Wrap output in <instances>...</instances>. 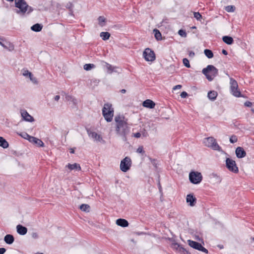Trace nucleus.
Returning a JSON list of instances; mask_svg holds the SVG:
<instances>
[{
    "instance_id": "47",
    "label": "nucleus",
    "mask_w": 254,
    "mask_h": 254,
    "mask_svg": "<svg viewBox=\"0 0 254 254\" xmlns=\"http://www.w3.org/2000/svg\"><path fill=\"white\" fill-rule=\"evenodd\" d=\"M180 96H181V97L182 98H185L187 97V96H188V94H187V93L186 92L184 91V92L181 93Z\"/></svg>"
},
{
    "instance_id": "6",
    "label": "nucleus",
    "mask_w": 254,
    "mask_h": 254,
    "mask_svg": "<svg viewBox=\"0 0 254 254\" xmlns=\"http://www.w3.org/2000/svg\"><path fill=\"white\" fill-rule=\"evenodd\" d=\"M230 88L231 93L236 97L241 96V92L238 90V85L237 81L232 77H230Z\"/></svg>"
},
{
    "instance_id": "61",
    "label": "nucleus",
    "mask_w": 254,
    "mask_h": 254,
    "mask_svg": "<svg viewBox=\"0 0 254 254\" xmlns=\"http://www.w3.org/2000/svg\"><path fill=\"white\" fill-rule=\"evenodd\" d=\"M143 234V232L137 233L138 235H140V234Z\"/></svg>"
},
{
    "instance_id": "31",
    "label": "nucleus",
    "mask_w": 254,
    "mask_h": 254,
    "mask_svg": "<svg viewBox=\"0 0 254 254\" xmlns=\"http://www.w3.org/2000/svg\"><path fill=\"white\" fill-rule=\"evenodd\" d=\"M98 20L99 24L101 26H103L105 25L104 23L106 21V18L104 16H99L98 18Z\"/></svg>"
},
{
    "instance_id": "26",
    "label": "nucleus",
    "mask_w": 254,
    "mask_h": 254,
    "mask_svg": "<svg viewBox=\"0 0 254 254\" xmlns=\"http://www.w3.org/2000/svg\"><path fill=\"white\" fill-rule=\"evenodd\" d=\"M42 25L37 23L34 25H33L31 27V29L32 31H35V32H39L42 29Z\"/></svg>"
},
{
    "instance_id": "33",
    "label": "nucleus",
    "mask_w": 254,
    "mask_h": 254,
    "mask_svg": "<svg viewBox=\"0 0 254 254\" xmlns=\"http://www.w3.org/2000/svg\"><path fill=\"white\" fill-rule=\"evenodd\" d=\"M65 99L66 100L68 101H71L74 104H75L76 103V99L72 97L71 96L69 95H66L65 96Z\"/></svg>"
},
{
    "instance_id": "36",
    "label": "nucleus",
    "mask_w": 254,
    "mask_h": 254,
    "mask_svg": "<svg viewBox=\"0 0 254 254\" xmlns=\"http://www.w3.org/2000/svg\"><path fill=\"white\" fill-rule=\"evenodd\" d=\"M28 77L29 78L30 80L33 83H34L35 84H37L38 83V81L37 78L33 76L32 73H31L30 74V75H29V76Z\"/></svg>"
},
{
    "instance_id": "22",
    "label": "nucleus",
    "mask_w": 254,
    "mask_h": 254,
    "mask_svg": "<svg viewBox=\"0 0 254 254\" xmlns=\"http://www.w3.org/2000/svg\"><path fill=\"white\" fill-rule=\"evenodd\" d=\"M17 233L21 235H24L26 234L27 229L25 227L21 225H18L16 227Z\"/></svg>"
},
{
    "instance_id": "34",
    "label": "nucleus",
    "mask_w": 254,
    "mask_h": 254,
    "mask_svg": "<svg viewBox=\"0 0 254 254\" xmlns=\"http://www.w3.org/2000/svg\"><path fill=\"white\" fill-rule=\"evenodd\" d=\"M235 6L234 5H228L225 7V9L228 12H233L235 10Z\"/></svg>"
},
{
    "instance_id": "39",
    "label": "nucleus",
    "mask_w": 254,
    "mask_h": 254,
    "mask_svg": "<svg viewBox=\"0 0 254 254\" xmlns=\"http://www.w3.org/2000/svg\"><path fill=\"white\" fill-rule=\"evenodd\" d=\"M237 140H238V138H237V136H236L235 135H233L230 137V142L231 143H234L236 142L237 141Z\"/></svg>"
},
{
    "instance_id": "60",
    "label": "nucleus",
    "mask_w": 254,
    "mask_h": 254,
    "mask_svg": "<svg viewBox=\"0 0 254 254\" xmlns=\"http://www.w3.org/2000/svg\"><path fill=\"white\" fill-rule=\"evenodd\" d=\"M251 111L254 113V108H252Z\"/></svg>"
},
{
    "instance_id": "18",
    "label": "nucleus",
    "mask_w": 254,
    "mask_h": 254,
    "mask_svg": "<svg viewBox=\"0 0 254 254\" xmlns=\"http://www.w3.org/2000/svg\"><path fill=\"white\" fill-rule=\"evenodd\" d=\"M29 141L31 143L37 144L39 147H43L44 145V143L41 139L34 136H31Z\"/></svg>"
},
{
    "instance_id": "37",
    "label": "nucleus",
    "mask_w": 254,
    "mask_h": 254,
    "mask_svg": "<svg viewBox=\"0 0 254 254\" xmlns=\"http://www.w3.org/2000/svg\"><path fill=\"white\" fill-rule=\"evenodd\" d=\"M22 75L25 76V77H28L29 75H30V74L32 73L31 72H30L27 69H23L22 70Z\"/></svg>"
},
{
    "instance_id": "19",
    "label": "nucleus",
    "mask_w": 254,
    "mask_h": 254,
    "mask_svg": "<svg viewBox=\"0 0 254 254\" xmlns=\"http://www.w3.org/2000/svg\"><path fill=\"white\" fill-rule=\"evenodd\" d=\"M66 167L70 171L75 170V171H80L81 170V167L79 164L74 163L73 164H68Z\"/></svg>"
},
{
    "instance_id": "27",
    "label": "nucleus",
    "mask_w": 254,
    "mask_h": 254,
    "mask_svg": "<svg viewBox=\"0 0 254 254\" xmlns=\"http://www.w3.org/2000/svg\"><path fill=\"white\" fill-rule=\"evenodd\" d=\"M0 146L3 148H6L8 147V143L7 141L2 137L0 136Z\"/></svg>"
},
{
    "instance_id": "7",
    "label": "nucleus",
    "mask_w": 254,
    "mask_h": 254,
    "mask_svg": "<svg viewBox=\"0 0 254 254\" xmlns=\"http://www.w3.org/2000/svg\"><path fill=\"white\" fill-rule=\"evenodd\" d=\"M189 180L192 184H198L202 180V176L200 172L191 171L189 174Z\"/></svg>"
},
{
    "instance_id": "8",
    "label": "nucleus",
    "mask_w": 254,
    "mask_h": 254,
    "mask_svg": "<svg viewBox=\"0 0 254 254\" xmlns=\"http://www.w3.org/2000/svg\"><path fill=\"white\" fill-rule=\"evenodd\" d=\"M226 166L227 169L231 172L234 173H237L239 172V169L237 166L235 161L227 158L226 159Z\"/></svg>"
},
{
    "instance_id": "2",
    "label": "nucleus",
    "mask_w": 254,
    "mask_h": 254,
    "mask_svg": "<svg viewBox=\"0 0 254 254\" xmlns=\"http://www.w3.org/2000/svg\"><path fill=\"white\" fill-rule=\"evenodd\" d=\"M15 6L18 9H15V12L20 15L29 14L33 9L29 6L24 0H15Z\"/></svg>"
},
{
    "instance_id": "57",
    "label": "nucleus",
    "mask_w": 254,
    "mask_h": 254,
    "mask_svg": "<svg viewBox=\"0 0 254 254\" xmlns=\"http://www.w3.org/2000/svg\"><path fill=\"white\" fill-rule=\"evenodd\" d=\"M121 93H125L126 92V90L125 89H122L121 90Z\"/></svg>"
},
{
    "instance_id": "45",
    "label": "nucleus",
    "mask_w": 254,
    "mask_h": 254,
    "mask_svg": "<svg viewBox=\"0 0 254 254\" xmlns=\"http://www.w3.org/2000/svg\"><path fill=\"white\" fill-rule=\"evenodd\" d=\"M179 34L183 37H187V33L186 31L184 30L181 29L178 32Z\"/></svg>"
},
{
    "instance_id": "42",
    "label": "nucleus",
    "mask_w": 254,
    "mask_h": 254,
    "mask_svg": "<svg viewBox=\"0 0 254 254\" xmlns=\"http://www.w3.org/2000/svg\"><path fill=\"white\" fill-rule=\"evenodd\" d=\"M181 245L177 243H174L172 244V247L173 249L178 252Z\"/></svg>"
},
{
    "instance_id": "23",
    "label": "nucleus",
    "mask_w": 254,
    "mask_h": 254,
    "mask_svg": "<svg viewBox=\"0 0 254 254\" xmlns=\"http://www.w3.org/2000/svg\"><path fill=\"white\" fill-rule=\"evenodd\" d=\"M14 239L12 235L10 234L6 235L4 238L5 242L9 245L12 244L14 242Z\"/></svg>"
},
{
    "instance_id": "43",
    "label": "nucleus",
    "mask_w": 254,
    "mask_h": 254,
    "mask_svg": "<svg viewBox=\"0 0 254 254\" xmlns=\"http://www.w3.org/2000/svg\"><path fill=\"white\" fill-rule=\"evenodd\" d=\"M178 252L182 254H187L188 253V251L184 248L181 245L179 248Z\"/></svg>"
},
{
    "instance_id": "4",
    "label": "nucleus",
    "mask_w": 254,
    "mask_h": 254,
    "mask_svg": "<svg viewBox=\"0 0 254 254\" xmlns=\"http://www.w3.org/2000/svg\"><path fill=\"white\" fill-rule=\"evenodd\" d=\"M202 72L209 81H211L218 74V69L212 65H208L202 69Z\"/></svg>"
},
{
    "instance_id": "50",
    "label": "nucleus",
    "mask_w": 254,
    "mask_h": 254,
    "mask_svg": "<svg viewBox=\"0 0 254 254\" xmlns=\"http://www.w3.org/2000/svg\"><path fill=\"white\" fill-rule=\"evenodd\" d=\"M140 136H141V134L139 132H136V133H133V136L136 138H139L140 137Z\"/></svg>"
},
{
    "instance_id": "1",
    "label": "nucleus",
    "mask_w": 254,
    "mask_h": 254,
    "mask_svg": "<svg viewBox=\"0 0 254 254\" xmlns=\"http://www.w3.org/2000/svg\"><path fill=\"white\" fill-rule=\"evenodd\" d=\"M116 122V132L118 135L122 136L126 138V135L129 133L130 127L127 121L123 116H118L115 118Z\"/></svg>"
},
{
    "instance_id": "17",
    "label": "nucleus",
    "mask_w": 254,
    "mask_h": 254,
    "mask_svg": "<svg viewBox=\"0 0 254 254\" xmlns=\"http://www.w3.org/2000/svg\"><path fill=\"white\" fill-rule=\"evenodd\" d=\"M186 201L188 203H189L190 206H193L196 203V199L192 194H189L187 195Z\"/></svg>"
},
{
    "instance_id": "11",
    "label": "nucleus",
    "mask_w": 254,
    "mask_h": 254,
    "mask_svg": "<svg viewBox=\"0 0 254 254\" xmlns=\"http://www.w3.org/2000/svg\"><path fill=\"white\" fill-rule=\"evenodd\" d=\"M188 242L190 247L206 254L208 253V250L204 248L200 243L190 240H188Z\"/></svg>"
},
{
    "instance_id": "25",
    "label": "nucleus",
    "mask_w": 254,
    "mask_h": 254,
    "mask_svg": "<svg viewBox=\"0 0 254 254\" xmlns=\"http://www.w3.org/2000/svg\"><path fill=\"white\" fill-rule=\"evenodd\" d=\"M217 93L215 91H211L208 93L207 96L208 98L211 100H214L217 96Z\"/></svg>"
},
{
    "instance_id": "13",
    "label": "nucleus",
    "mask_w": 254,
    "mask_h": 254,
    "mask_svg": "<svg viewBox=\"0 0 254 254\" xmlns=\"http://www.w3.org/2000/svg\"><path fill=\"white\" fill-rule=\"evenodd\" d=\"M21 116L23 120L29 122H33L34 121V119L33 117H32L26 110H21L20 111Z\"/></svg>"
},
{
    "instance_id": "12",
    "label": "nucleus",
    "mask_w": 254,
    "mask_h": 254,
    "mask_svg": "<svg viewBox=\"0 0 254 254\" xmlns=\"http://www.w3.org/2000/svg\"><path fill=\"white\" fill-rule=\"evenodd\" d=\"M87 132L88 136L90 138H91L94 141L104 142L102 137L96 132L92 131L90 129H87Z\"/></svg>"
},
{
    "instance_id": "21",
    "label": "nucleus",
    "mask_w": 254,
    "mask_h": 254,
    "mask_svg": "<svg viewBox=\"0 0 254 254\" xmlns=\"http://www.w3.org/2000/svg\"><path fill=\"white\" fill-rule=\"evenodd\" d=\"M116 224L120 226L126 227L128 226V223L127 220L124 219L120 218L116 220Z\"/></svg>"
},
{
    "instance_id": "3",
    "label": "nucleus",
    "mask_w": 254,
    "mask_h": 254,
    "mask_svg": "<svg viewBox=\"0 0 254 254\" xmlns=\"http://www.w3.org/2000/svg\"><path fill=\"white\" fill-rule=\"evenodd\" d=\"M114 109L112 104L107 103L104 104L102 109V114L107 122H111L114 116Z\"/></svg>"
},
{
    "instance_id": "41",
    "label": "nucleus",
    "mask_w": 254,
    "mask_h": 254,
    "mask_svg": "<svg viewBox=\"0 0 254 254\" xmlns=\"http://www.w3.org/2000/svg\"><path fill=\"white\" fill-rule=\"evenodd\" d=\"M194 17L197 20H200L202 18L201 15L198 12H193Z\"/></svg>"
},
{
    "instance_id": "29",
    "label": "nucleus",
    "mask_w": 254,
    "mask_h": 254,
    "mask_svg": "<svg viewBox=\"0 0 254 254\" xmlns=\"http://www.w3.org/2000/svg\"><path fill=\"white\" fill-rule=\"evenodd\" d=\"M205 55L209 59H211L213 57L212 52L208 49H205L204 51Z\"/></svg>"
},
{
    "instance_id": "30",
    "label": "nucleus",
    "mask_w": 254,
    "mask_h": 254,
    "mask_svg": "<svg viewBox=\"0 0 254 254\" xmlns=\"http://www.w3.org/2000/svg\"><path fill=\"white\" fill-rule=\"evenodd\" d=\"M95 65L92 64H86L84 65L83 68L85 70H89L92 68H95Z\"/></svg>"
},
{
    "instance_id": "55",
    "label": "nucleus",
    "mask_w": 254,
    "mask_h": 254,
    "mask_svg": "<svg viewBox=\"0 0 254 254\" xmlns=\"http://www.w3.org/2000/svg\"><path fill=\"white\" fill-rule=\"evenodd\" d=\"M222 53L225 55H227L228 54V52L225 50H223Z\"/></svg>"
},
{
    "instance_id": "38",
    "label": "nucleus",
    "mask_w": 254,
    "mask_h": 254,
    "mask_svg": "<svg viewBox=\"0 0 254 254\" xmlns=\"http://www.w3.org/2000/svg\"><path fill=\"white\" fill-rule=\"evenodd\" d=\"M19 135L21 136H22L23 138H24L25 139H27L28 140H29V139H30V138L32 136L29 135L28 134H27L26 132L22 133L21 134H19Z\"/></svg>"
},
{
    "instance_id": "44",
    "label": "nucleus",
    "mask_w": 254,
    "mask_h": 254,
    "mask_svg": "<svg viewBox=\"0 0 254 254\" xmlns=\"http://www.w3.org/2000/svg\"><path fill=\"white\" fill-rule=\"evenodd\" d=\"M183 62L185 66H186L187 67H190V62L187 59L184 58L183 60Z\"/></svg>"
},
{
    "instance_id": "10",
    "label": "nucleus",
    "mask_w": 254,
    "mask_h": 254,
    "mask_svg": "<svg viewBox=\"0 0 254 254\" xmlns=\"http://www.w3.org/2000/svg\"><path fill=\"white\" fill-rule=\"evenodd\" d=\"M143 56L147 62H153L155 60L154 52L149 48L145 49L143 53Z\"/></svg>"
},
{
    "instance_id": "52",
    "label": "nucleus",
    "mask_w": 254,
    "mask_h": 254,
    "mask_svg": "<svg viewBox=\"0 0 254 254\" xmlns=\"http://www.w3.org/2000/svg\"><path fill=\"white\" fill-rule=\"evenodd\" d=\"M6 252V249L4 248H0V254H3Z\"/></svg>"
},
{
    "instance_id": "15",
    "label": "nucleus",
    "mask_w": 254,
    "mask_h": 254,
    "mask_svg": "<svg viewBox=\"0 0 254 254\" xmlns=\"http://www.w3.org/2000/svg\"><path fill=\"white\" fill-rule=\"evenodd\" d=\"M102 63L103 66L107 68L108 73L111 74L113 72H117V70H116L117 67L113 66L111 64L105 62H102Z\"/></svg>"
},
{
    "instance_id": "5",
    "label": "nucleus",
    "mask_w": 254,
    "mask_h": 254,
    "mask_svg": "<svg viewBox=\"0 0 254 254\" xmlns=\"http://www.w3.org/2000/svg\"><path fill=\"white\" fill-rule=\"evenodd\" d=\"M205 146L210 148L214 150L220 151L221 150V147L217 143L216 139L213 137H208L205 138L203 141Z\"/></svg>"
},
{
    "instance_id": "35",
    "label": "nucleus",
    "mask_w": 254,
    "mask_h": 254,
    "mask_svg": "<svg viewBox=\"0 0 254 254\" xmlns=\"http://www.w3.org/2000/svg\"><path fill=\"white\" fill-rule=\"evenodd\" d=\"M153 32L154 33V36L156 39L158 40H160L161 39V34L159 31L157 29H154Z\"/></svg>"
},
{
    "instance_id": "9",
    "label": "nucleus",
    "mask_w": 254,
    "mask_h": 254,
    "mask_svg": "<svg viewBox=\"0 0 254 254\" xmlns=\"http://www.w3.org/2000/svg\"><path fill=\"white\" fill-rule=\"evenodd\" d=\"M131 165V160L128 157H126L121 162L120 169L124 172H127Z\"/></svg>"
},
{
    "instance_id": "20",
    "label": "nucleus",
    "mask_w": 254,
    "mask_h": 254,
    "mask_svg": "<svg viewBox=\"0 0 254 254\" xmlns=\"http://www.w3.org/2000/svg\"><path fill=\"white\" fill-rule=\"evenodd\" d=\"M142 104L144 107L150 108V109L154 108L155 106V104L154 103V102L149 99H147V100H145L143 102Z\"/></svg>"
},
{
    "instance_id": "59",
    "label": "nucleus",
    "mask_w": 254,
    "mask_h": 254,
    "mask_svg": "<svg viewBox=\"0 0 254 254\" xmlns=\"http://www.w3.org/2000/svg\"><path fill=\"white\" fill-rule=\"evenodd\" d=\"M5 0L7 1H9V2H11V1H13V0Z\"/></svg>"
},
{
    "instance_id": "46",
    "label": "nucleus",
    "mask_w": 254,
    "mask_h": 254,
    "mask_svg": "<svg viewBox=\"0 0 254 254\" xmlns=\"http://www.w3.org/2000/svg\"><path fill=\"white\" fill-rule=\"evenodd\" d=\"M65 7L69 9H71L73 7V4L69 2L66 4Z\"/></svg>"
},
{
    "instance_id": "54",
    "label": "nucleus",
    "mask_w": 254,
    "mask_h": 254,
    "mask_svg": "<svg viewBox=\"0 0 254 254\" xmlns=\"http://www.w3.org/2000/svg\"><path fill=\"white\" fill-rule=\"evenodd\" d=\"M189 56L191 57H193L194 56V53L192 51H190L189 53Z\"/></svg>"
},
{
    "instance_id": "14",
    "label": "nucleus",
    "mask_w": 254,
    "mask_h": 254,
    "mask_svg": "<svg viewBox=\"0 0 254 254\" xmlns=\"http://www.w3.org/2000/svg\"><path fill=\"white\" fill-rule=\"evenodd\" d=\"M0 45L9 52H12L14 49L13 44L8 41H5L4 42L0 41Z\"/></svg>"
},
{
    "instance_id": "58",
    "label": "nucleus",
    "mask_w": 254,
    "mask_h": 254,
    "mask_svg": "<svg viewBox=\"0 0 254 254\" xmlns=\"http://www.w3.org/2000/svg\"><path fill=\"white\" fill-rule=\"evenodd\" d=\"M70 153H74V150L72 149H71Z\"/></svg>"
},
{
    "instance_id": "49",
    "label": "nucleus",
    "mask_w": 254,
    "mask_h": 254,
    "mask_svg": "<svg viewBox=\"0 0 254 254\" xmlns=\"http://www.w3.org/2000/svg\"><path fill=\"white\" fill-rule=\"evenodd\" d=\"M32 237L34 239H38L39 238V235L38 234V233H33L32 234Z\"/></svg>"
},
{
    "instance_id": "28",
    "label": "nucleus",
    "mask_w": 254,
    "mask_h": 254,
    "mask_svg": "<svg viewBox=\"0 0 254 254\" xmlns=\"http://www.w3.org/2000/svg\"><path fill=\"white\" fill-rule=\"evenodd\" d=\"M100 36L103 40H107L109 39L110 37V34L107 32H102L100 33Z\"/></svg>"
},
{
    "instance_id": "24",
    "label": "nucleus",
    "mask_w": 254,
    "mask_h": 254,
    "mask_svg": "<svg viewBox=\"0 0 254 254\" xmlns=\"http://www.w3.org/2000/svg\"><path fill=\"white\" fill-rule=\"evenodd\" d=\"M222 40L224 43L228 45H231L234 42L233 39L231 37L228 36H223Z\"/></svg>"
},
{
    "instance_id": "62",
    "label": "nucleus",
    "mask_w": 254,
    "mask_h": 254,
    "mask_svg": "<svg viewBox=\"0 0 254 254\" xmlns=\"http://www.w3.org/2000/svg\"><path fill=\"white\" fill-rule=\"evenodd\" d=\"M43 254V253H36V254Z\"/></svg>"
},
{
    "instance_id": "53",
    "label": "nucleus",
    "mask_w": 254,
    "mask_h": 254,
    "mask_svg": "<svg viewBox=\"0 0 254 254\" xmlns=\"http://www.w3.org/2000/svg\"><path fill=\"white\" fill-rule=\"evenodd\" d=\"M60 98V96L59 95H56L54 97V99L55 101H58Z\"/></svg>"
},
{
    "instance_id": "56",
    "label": "nucleus",
    "mask_w": 254,
    "mask_h": 254,
    "mask_svg": "<svg viewBox=\"0 0 254 254\" xmlns=\"http://www.w3.org/2000/svg\"><path fill=\"white\" fill-rule=\"evenodd\" d=\"M218 247L220 249H222L223 248V246L221 245H218Z\"/></svg>"
},
{
    "instance_id": "16",
    "label": "nucleus",
    "mask_w": 254,
    "mask_h": 254,
    "mask_svg": "<svg viewBox=\"0 0 254 254\" xmlns=\"http://www.w3.org/2000/svg\"><path fill=\"white\" fill-rule=\"evenodd\" d=\"M236 156L238 158H242L246 156V152L241 147H238L235 151Z\"/></svg>"
},
{
    "instance_id": "32",
    "label": "nucleus",
    "mask_w": 254,
    "mask_h": 254,
    "mask_svg": "<svg viewBox=\"0 0 254 254\" xmlns=\"http://www.w3.org/2000/svg\"><path fill=\"white\" fill-rule=\"evenodd\" d=\"M89 208H90L89 205L88 204H82L80 206V209L82 211H85V212H88L89 211Z\"/></svg>"
},
{
    "instance_id": "40",
    "label": "nucleus",
    "mask_w": 254,
    "mask_h": 254,
    "mask_svg": "<svg viewBox=\"0 0 254 254\" xmlns=\"http://www.w3.org/2000/svg\"><path fill=\"white\" fill-rule=\"evenodd\" d=\"M136 152L139 154H141L142 155H144L145 154V151L143 149V147L142 146H140L136 150Z\"/></svg>"
},
{
    "instance_id": "48",
    "label": "nucleus",
    "mask_w": 254,
    "mask_h": 254,
    "mask_svg": "<svg viewBox=\"0 0 254 254\" xmlns=\"http://www.w3.org/2000/svg\"><path fill=\"white\" fill-rule=\"evenodd\" d=\"M245 106L247 107H251L253 105V103L250 101H247L245 103Z\"/></svg>"
},
{
    "instance_id": "51",
    "label": "nucleus",
    "mask_w": 254,
    "mask_h": 254,
    "mask_svg": "<svg viewBox=\"0 0 254 254\" xmlns=\"http://www.w3.org/2000/svg\"><path fill=\"white\" fill-rule=\"evenodd\" d=\"M181 88H182V85H177L175 86L173 89V90H177V89H180Z\"/></svg>"
}]
</instances>
